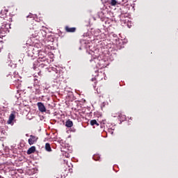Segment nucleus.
<instances>
[{
    "label": "nucleus",
    "instance_id": "obj_22",
    "mask_svg": "<svg viewBox=\"0 0 178 178\" xmlns=\"http://www.w3.org/2000/svg\"><path fill=\"white\" fill-rule=\"evenodd\" d=\"M0 52H1V49H0Z\"/></svg>",
    "mask_w": 178,
    "mask_h": 178
},
{
    "label": "nucleus",
    "instance_id": "obj_9",
    "mask_svg": "<svg viewBox=\"0 0 178 178\" xmlns=\"http://www.w3.org/2000/svg\"><path fill=\"white\" fill-rule=\"evenodd\" d=\"M66 127H73V121L67 120L65 122Z\"/></svg>",
    "mask_w": 178,
    "mask_h": 178
},
{
    "label": "nucleus",
    "instance_id": "obj_3",
    "mask_svg": "<svg viewBox=\"0 0 178 178\" xmlns=\"http://www.w3.org/2000/svg\"><path fill=\"white\" fill-rule=\"evenodd\" d=\"M37 141H38V136L30 135V138L28 140L29 145H33L37 143Z\"/></svg>",
    "mask_w": 178,
    "mask_h": 178
},
{
    "label": "nucleus",
    "instance_id": "obj_13",
    "mask_svg": "<svg viewBox=\"0 0 178 178\" xmlns=\"http://www.w3.org/2000/svg\"><path fill=\"white\" fill-rule=\"evenodd\" d=\"M92 159H94V161H100L101 156H99V154H95Z\"/></svg>",
    "mask_w": 178,
    "mask_h": 178
},
{
    "label": "nucleus",
    "instance_id": "obj_19",
    "mask_svg": "<svg viewBox=\"0 0 178 178\" xmlns=\"http://www.w3.org/2000/svg\"><path fill=\"white\" fill-rule=\"evenodd\" d=\"M40 58H42V54H40Z\"/></svg>",
    "mask_w": 178,
    "mask_h": 178
},
{
    "label": "nucleus",
    "instance_id": "obj_17",
    "mask_svg": "<svg viewBox=\"0 0 178 178\" xmlns=\"http://www.w3.org/2000/svg\"><path fill=\"white\" fill-rule=\"evenodd\" d=\"M127 2H128L127 0H121V1H120V3L121 5H124L125 3H127Z\"/></svg>",
    "mask_w": 178,
    "mask_h": 178
},
{
    "label": "nucleus",
    "instance_id": "obj_8",
    "mask_svg": "<svg viewBox=\"0 0 178 178\" xmlns=\"http://www.w3.org/2000/svg\"><path fill=\"white\" fill-rule=\"evenodd\" d=\"M39 58L38 59V62H45V60H47V57L45 56H42L41 57V53H39V55H38Z\"/></svg>",
    "mask_w": 178,
    "mask_h": 178
},
{
    "label": "nucleus",
    "instance_id": "obj_10",
    "mask_svg": "<svg viewBox=\"0 0 178 178\" xmlns=\"http://www.w3.org/2000/svg\"><path fill=\"white\" fill-rule=\"evenodd\" d=\"M44 148L47 151V152H51L52 151V149L51 148V145L49 143H46Z\"/></svg>",
    "mask_w": 178,
    "mask_h": 178
},
{
    "label": "nucleus",
    "instance_id": "obj_2",
    "mask_svg": "<svg viewBox=\"0 0 178 178\" xmlns=\"http://www.w3.org/2000/svg\"><path fill=\"white\" fill-rule=\"evenodd\" d=\"M30 30H32V33H32V37L35 38L37 37L38 35V31H40V26L37 24H32L31 26H30Z\"/></svg>",
    "mask_w": 178,
    "mask_h": 178
},
{
    "label": "nucleus",
    "instance_id": "obj_12",
    "mask_svg": "<svg viewBox=\"0 0 178 178\" xmlns=\"http://www.w3.org/2000/svg\"><path fill=\"white\" fill-rule=\"evenodd\" d=\"M90 124L91 126H99V124H98V122H97V120H90Z\"/></svg>",
    "mask_w": 178,
    "mask_h": 178
},
{
    "label": "nucleus",
    "instance_id": "obj_15",
    "mask_svg": "<svg viewBox=\"0 0 178 178\" xmlns=\"http://www.w3.org/2000/svg\"><path fill=\"white\" fill-rule=\"evenodd\" d=\"M91 81H92L94 83V84L92 85L93 87H96V86H97V79L96 78H92Z\"/></svg>",
    "mask_w": 178,
    "mask_h": 178
},
{
    "label": "nucleus",
    "instance_id": "obj_5",
    "mask_svg": "<svg viewBox=\"0 0 178 178\" xmlns=\"http://www.w3.org/2000/svg\"><path fill=\"white\" fill-rule=\"evenodd\" d=\"M37 105L40 112H47V108H45V106L42 104V102H38Z\"/></svg>",
    "mask_w": 178,
    "mask_h": 178
},
{
    "label": "nucleus",
    "instance_id": "obj_4",
    "mask_svg": "<svg viewBox=\"0 0 178 178\" xmlns=\"http://www.w3.org/2000/svg\"><path fill=\"white\" fill-rule=\"evenodd\" d=\"M15 118H16V115H15V112H13L10 115V116L8 118V120L7 121L8 124H12V126H13V121L15 120Z\"/></svg>",
    "mask_w": 178,
    "mask_h": 178
},
{
    "label": "nucleus",
    "instance_id": "obj_14",
    "mask_svg": "<svg viewBox=\"0 0 178 178\" xmlns=\"http://www.w3.org/2000/svg\"><path fill=\"white\" fill-rule=\"evenodd\" d=\"M109 3L111 5V6H116L118 5V1L111 0Z\"/></svg>",
    "mask_w": 178,
    "mask_h": 178
},
{
    "label": "nucleus",
    "instance_id": "obj_7",
    "mask_svg": "<svg viewBox=\"0 0 178 178\" xmlns=\"http://www.w3.org/2000/svg\"><path fill=\"white\" fill-rule=\"evenodd\" d=\"M35 152V146H31L26 152L28 155H31Z\"/></svg>",
    "mask_w": 178,
    "mask_h": 178
},
{
    "label": "nucleus",
    "instance_id": "obj_6",
    "mask_svg": "<svg viewBox=\"0 0 178 178\" xmlns=\"http://www.w3.org/2000/svg\"><path fill=\"white\" fill-rule=\"evenodd\" d=\"M65 30L67 33H75L76 32V27H70L69 26H66L65 27Z\"/></svg>",
    "mask_w": 178,
    "mask_h": 178
},
{
    "label": "nucleus",
    "instance_id": "obj_16",
    "mask_svg": "<svg viewBox=\"0 0 178 178\" xmlns=\"http://www.w3.org/2000/svg\"><path fill=\"white\" fill-rule=\"evenodd\" d=\"M34 86H40V81L37 79H34Z\"/></svg>",
    "mask_w": 178,
    "mask_h": 178
},
{
    "label": "nucleus",
    "instance_id": "obj_11",
    "mask_svg": "<svg viewBox=\"0 0 178 178\" xmlns=\"http://www.w3.org/2000/svg\"><path fill=\"white\" fill-rule=\"evenodd\" d=\"M6 29V30H9V29H10V24H5L3 23V24L2 25V29Z\"/></svg>",
    "mask_w": 178,
    "mask_h": 178
},
{
    "label": "nucleus",
    "instance_id": "obj_1",
    "mask_svg": "<svg viewBox=\"0 0 178 178\" xmlns=\"http://www.w3.org/2000/svg\"><path fill=\"white\" fill-rule=\"evenodd\" d=\"M26 54L28 56L33 58V56L38 54V50H35V48H34V47L30 46L27 49Z\"/></svg>",
    "mask_w": 178,
    "mask_h": 178
},
{
    "label": "nucleus",
    "instance_id": "obj_20",
    "mask_svg": "<svg viewBox=\"0 0 178 178\" xmlns=\"http://www.w3.org/2000/svg\"><path fill=\"white\" fill-rule=\"evenodd\" d=\"M0 178H3V177H2V176L0 175Z\"/></svg>",
    "mask_w": 178,
    "mask_h": 178
},
{
    "label": "nucleus",
    "instance_id": "obj_21",
    "mask_svg": "<svg viewBox=\"0 0 178 178\" xmlns=\"http://www.w3.org/2000/svg\"><path fill=\"white\" fill-rule=\"evenodd\" d=\"M26 17H30V15L26 16Z\"/></svg>",
    "mask_w": 178,
    "mask_h": 178
},
{
    "label": "nucleus",
    "instance_id": "obj_18",
    "mask_svg": "<svg viewBox=\"0 0 178 178\" xmlns=\"http://www.w3.org/2000/svg\"><path fill=\"white\" fill-rule=\"evenodd\" d=\"M26 137H29V134H26Z\"/></svg>",
    "mask_w": 178,
    "mask_h": 178
}]
</instances>
